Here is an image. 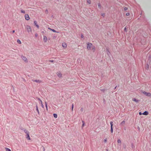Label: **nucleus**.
I'll return each instance as SVG.
<instances>
[{"label": "nucleus", "instance_id": "nucleus-1", "mask_svg": "<svg viewBox=\"0 0 151 151\" xmlns=\"http://www.w3.org/2000/svg\"><path fill=\"white\" fill-rule=\"evenodd\" d=\"M26 28L27 31V32H32L31 28L29 25H27Z\"/></svg>", "mask_w": 151, "mask_h": 151}, {"label": "nucleus", "instance_id": "nucleus-2", "mask_svg": "<svg viewBox=\"0 0 151 151\" xmlns=\"http://www.w3.org/2000/svg\"><path fill=\"white\" fill-rule=\"evenodd\" d=\"M143 94L145 95L146 96H150L151 95V94L150 93H147L145 91H144L142 92Z\"/></svg>", "mask_w": 151, "mask_h": 151}, {"label": "nucleus", "instance_id": "nucleus-3", "mask_svg": "<svg viewBox=\"0 0 151 151\" xmlns=\"http://www.w3.org/2000/svg\"><path fill=\"white\" fill-rule=\"evenodd\" d=\"M92 45L91 43H88L87 45V48L88 50H90Z\"/></svg>", "mask_w": 151, "mask_h": 151}, {"label": "nucleus", "instance_id": "nucleus-4", "mask_svg": "<svg viewBox=\"0 0 151 151\" xmlns=\"http://www.w3.org/2000/svg\"><path fill=\"white\" fill-rule=\"evenodd\" d=\"M110 124L111 125V133H113V122H110Z\"/></svg>", "mask_w": 151, "mask_h": 151}, {"label": "nucleus", "instance_id": "nucleus-5", "mask_svg": "<svg viewBox=\"0 0 151 151\" xmlns=\"http://www.w3.org/2000/svg\"><path fill=\"white\" fill-rule=\"evenodd\" d=\"M25 19L27 20H28L30 19L29 17L28 14H25Z\"/></svg>", "mask_w": 151, "mask_h": 151}, {"label": "nucleus", "instance_id": "nucleus-6", "mask_svg": "<svg viewBox=\"0 0 151 151\" xmlns=\"http://www.w3.org/2000/svg\"><path fill=\"white\" fill-rule=\"evenodd\" d=\"M22 59L23 60H24L25 62H27V59L26 57L25 56H22L21 57Z\"/></svg>", "mask_w": 151, "mask_h": 151}, {"label": "nucleus", "instance_id": "nucleus-7", "mask_svg": "<svg viewBox=\"0 0 151 151\" xmlns=\"http://www.w3.org/2000/svg\"><path fill=\"white\" fill-rule=\"evenodd\" d=\"M34 24H35V26H36L37 28H39V25H38L37 24V22L36 21H34Z\"/></svg>", "mask_w": 151, "mask_h": 151}, {"label": "nucleus", "instance_id": "nucleus-8", "mask_svg": "<svg viewBox=\"0 0 151 151\" xmlns=\"http://www.w3.org/2000/svg\"><path fill=\"white\" fill-rule=\"evenodd\" d=\"M57 74L59 78H60L62 77V75L60 72H58L57 73Z\"/></svg>", "mask_w": 151, "mask_h": 151}, {"label": "nucleus", "instance_id": "nucleus-9", "mask_svg": "<svg viewBox=\"0 0 151 151\" xmlns=\"http://www.w3.org/2000/svg\"><path fill=\"white\" fill-rule=\"evenodd\" d=\"M26 138L28 140H30V137L29 136V133L26 134Z\"/></svg>", "mask_w": 151, "mask_h": 151}, {"label": "nucleus", "instance_id": "nucleus-10", "mask_svg": "<svg viewBox=\"0 0 151 151\" xmlns=\"http://www.w3.org/2000/svg\"><path fill=\"white\" fill-rule=\"evenodd\" d=\"M43 40L45 42H46L47 41V37L45 36H43Z\"/></svg>", "mask_w": 151, "mask_h": 151}, {"label": "nucleus", "instance_id": "nucleus-11", "mask_svg": "<svg viewBox=\"0 0 151 151\" xmlns=\"http://www.w3.org/2000/svg\"><path fill=\"white\" fill-rule=\"evenodd\" d=\"M33 81L34 82H36L38 83H40L41 82V81L39 80H33Z\"/></svg>", "mask_w": 151, "mask_h": 151}, {"label": "nucleus", "instance_id": "nucleus-12", "mask_svg": "<svg viewBox=\"0 0 151 151\" xmlns=\"http://www.w3.org/2000/svg\"><path fill=\"white\" fill-rule=\"evenodd\" d=\"M48 29H50V30H52L53 32H55V33H59V32L56 31V30H54V29H51L50 28H48Z\"/></svg>", "mask_w": 151, "mask_h": 151}, {"label": "nucleus", "instance_id": "nucleus-13", "mask_svg": "<svg viewBox=\"0 0 151 151\" xmlns=\"http://www.w3.org/2000/svg\"><path fill=\"white\" fill-rule=\"evenodd\" d=\"M142 114L145 115H147L148 114V111H146L144 112Z\"/></svg>", "mask_w": 151, "mask_h": 151}, {"label": "nucleus", "instance_id": "nucleus-14", "mask_svg": "<svg viewBox=\"0 0 151 151\" xmlns=\"http://www.w3.org/2000/svg\"><path fill=\"white\" fill-rule=\"evenodd\" d=\"M62 45L63 47L64 48H66L67 46L66 44L65 43H63Z\"/></svg>", "mask_w": 151, "mask_h": 151}, {"label": "nucleus", "instance_id": "nucleus-15", "mask_svg": "<svg viewBox=\"0 0 151 151\" xmlns=\"http://www.w3.org/2000/svg\"><path fill=\"white\" fill-rule=\"evenodd\" d=\"M132 100L137 103L139 101V100L135 98L133 99Z\"/></svg>", "mask_w": 151, "mask_h": 151}, {"label": "nucleus", "instance_id": "nucleus-16", "mask_svg": "<svg viewBox=\"0 0 151 151\" xmlns=\"http://www.w3.org/2000/svg\"><path fill=\"white\" fill-rule=\"evenodd\" d=\"M117 142L119 144V145H121V141L120 139H118L117 140Z\"/></svg>", "mask_w": 151, "mask_h": 151}, {"label": "nucleus", "instance_id": "nucleus-17", "mask_svg": "<svg viewBox=\"0 0 151 151\" xmlns=\"http://www.w3.org/2000/svg\"><path fill=\"white\" fill-rule=\"evenodd\" d=\"M24 131L26 134L29 133V132L27 131V130L25 129H24Z\"/></svg>", "mask_w": 151, "mask_h": 151}, {"label": "nucleus", "instance_id": "nucleus-18", "mask_svg": "<svg viewBox=\"0 0 151 151\" xmlns=\"http://www.w3.org/2000/svg\"><path fill=\"white\" fill-rule=\"evenodd\" d=\"M5 149L6 150V151H11V150L9 148H7V147H6Z\"/></svg>", "mask_w": 151, "mask_h": 151}, {"label": "nucleus", "instance_id": "nucleus-19", "mask_svg": "<svg viewBox=\"0 0 151 151\" xmlns=\"http://www.w3.org/2000/svg\"><path fill=\"white\" fill-rule=\"evenodd\" d=\"M125 123V122L124 121H123L121 123V124L123 125Z\"/></svg>", "mask_w": 151, "mask_h": 151}, {"label": "nucleus", "instance_id": "nucleus-20", "mask_svg": "<svg viewBox=\"0 0 151 151\" xmlns=\"http://www.w3.org/2000/svg\"><path fill=\"white\" fill-rule=\"evenodd\" d=\"M39 99V100H40V102H41V106H42V108H43V107H44V105H43V104H42V101H41V100H40V99Z\"/></svg>", "mask_w": 151, "mask_h": 151}, {"label": "nucleus", "instance_id": "nucleus-21", "mask_svg": "<svg viewBox=\"0 0 151 151\" xmlns=\"http://www.w3.org/2000/svg\"><path fill=\"white\" fill-rule=\"evenodd\" d=\"M54 117L55 118H57V115L55 114H53Z\"/></svg>", "mask_w": 151, "mask_h": 151}, {"label": "nucleus", "instance_id": "nucleus-22", "mask_svg": "<svg viewBox=\"0 0 151 151\" xmlns=\"http://www.w3.org/2000/svg\"><path fill=\"white\" fill-rule=\"evenodd\" d=\"M17 43L19 44H21V41L19 40H18L17 41Z\"/></svg>", "mask_w": 151, "mask_h": 151}, {"label": "nucleus", "instance_id": "nucleus-23", "mask_svg": "<svg viewBox=\"0 0 151 151\" xmlns=\"http://www.w3.org/2000/svg\"><path fill=\"white\" fill-rule=\"evenodd\" d=\"M45 107L46 108V109L47 110V102H45Z\"/></svg>", "mask_w": 151, "mask_h": 151}, {"label": "nucleus", "instance_id": "nucleus-24", "mask_svg": "<svg viewBox=\"0 0 151 151\" xmlns=\"http://www.w3.org/2000/svg\"><path fill=\"white\" fill-rule=\"evenodd\" d=\"M21 11L22 13L24 14L25 13V12L24 10H23L22 9L21 10Z\"/></svg>", "mask_w": 151, "mask_h": 151}, {"label": "nucleus", "instance_id": "nucleus-25", "mask_svg": "<svg viewBox=\"0 0 151 151\" xmlns=\"http://www.w3.org/2000/svg\"><path fill=\"white\" fill-rule=\"evenodd\" d=\"M98 7L100 8H101V4H100V3H98Z\"/></svg>", "mask_w": 151, "mask_h": 151}, {"label": "nucleus", "instance_id": "nucleus-26", "mask_svg": "<svg viewBox=\"0 0 151 151\" xmlns=\"http://www.w3.org/2000/svg\"><path fill=\"white\" fill-rule=\"evenodd\" d=\"M82 122H83V124H82V127H83L84 126L85 123H84V122L83 121H82Z\"/></svg>", "mask_w": 151, "mask_h": 151}, {"label": "nucleus", "instance_id": "nucleus-27", "mask_svg": "<svg viewBox=\"0 0 151 151\" xmlns=\"http://www.w3.org/2000/svg\"><path fill=\"white\" fill-rule=\"evenodd\" d=\"M36 110H37V112H38V113H39V110L38 109L37 105H36Z\"/></svg>", "mask_w": 151, "mask_h": 151}, {"label": "nucleus", "instance_id": "nucleus-28", "mask_svg": "<svg viewBox=\"0 0 151 151\" xmlns=\"http://www.w3.org/2000/svg\"><path fill=\"white\" fill-rule=\"evenodd\" d=\"M45 14H47L48 13V11L47 9H46L45 11Z\"/></svg>", "mask_w": 151, "mask_h": 151}, {"label": "nucleus", "instance_id": "nucleus-29", "mask_svg": "<svg viewBox=\"0 0 151 151\" xmlns=\"http://www.w3.org/2000/svg\"><path fill=\"white\" fill-rule=\"evenodd\" d=\"M105 14L104 13H101V15L103 17H104V16Z\"/></svg>", "mask_w": 151, "mask_h": 151}, {"label": "nucleus", "instance_id": "nucleus-30", "mask_svg": "<svg viewBox=\"0 0 151 151\" xmlns=\"http://www.w3.org/2000/svg\"><path fill=\"white\" fill-rule=\"evenodd\" d=\"M128 9V8L127 7H125L124 8V10L125 11H126Z\"/></svg>", "mask_w": 151, "mask_h": 151}, {"label": "nucleus", "instance_id": "nucleus-31", "mask_svg": "<svg viewBox=\"0 0 151 151\" xmlns=\"http://www.w3.org/2000/svg\"><path fill=\"white\" fill-rule=\"evenodd\" d=\"M130 14L129 13H127L126 14V15L127 16H128Z\"/></svg>", "mask_w": 151, "mask_h": 151}, {"label": "nucleus", "instance_id": "nucleus-32", "mask_svg": "<svg viewBox=\"0 0 151 151\" xmlns=\"http://www.w3.org/2000/svg\"><path fill=\"white\" fill-rule=\"evenodd\" d=\"M92 50H93V51L95 50V47L94 46L93 47Z\"/></svg>", "mask_w": 151, "mask_h": 151}, {"label": "nucleus", "instance_id": "nucleus-33", "mask_svg": "<svg viewBox=\"0 0 151 151\" xmlns=\"http://www.w3.org/2000/svg\"><path fill=\"white\" fill-rule=\"evenodd\" d=\"M73 104H72V111L73 110Z\"/></svg>", "mask_w": 151, "mask_h": 151}, {"label": "nucleus", "instance_id": "nucleus-34", "mask_svg": "<svg viewBox=\"0 0 151 151\" xmlns=\"http://www.w3.org/2000/svg\"><path fill=\"white\" fill-rule=\"evenodd\" d=\"M91 1H87V2L88 4H90L91 3Z\"/></svg>", "mask_w": 151, "mask_h": 151}, {"label": "nucleus", "instance_id": "nucleus-35", "mask_svg": "<svg viewBox=\"0 0 151 151\" xmlns=\"http://www.w3.org/2000/svg\"><path fill=\"white\" fill-rule=\"evenodd\" d=\"M124 31L125 32H127V28L126 27H125L124 28Z\"/></svg>", "mask_w": 151, "mask_h": 151}, {"label": "nucleus", "instance_id": "nucleus-36", "mask_svg": "<svg viewBox=\"0 0 151 151\" xmlns=\"http://www.w3.org/2000/svg\"><path fill=\"white\" fill-rule=\"evenodd\" d=\"M102 91H103L104 92L105 91V89H101V90Z\"/></svg>", "mask_w": 151, "mask_h": 151}, {"label": "nucleus", "instance_id": "nucleus-37", "mask_svg": "<svg viewBox=\"0 0 151 151\" xmlns=\"http://www.w3.org/2000/svg\"><path fill=\"white\" fill-rule=\"evenodd\" d=\"M104 141L105 142H106L107 141V140L106 139H105L104 140Z\"/></svg>", "mask_w": 151, "mask_h": 151}, {"label": "nucleus", "instance_id": "nucleus-38", "mask_svg": "<svg viewBox=\"0 0 151 151\" xmlns=\"http://www.w3.org/2000/svg\"><path fill=\"white\" fill-rule=\"evenodd\" d=\"M139 115H141L142 114V113L141 112H139Z\"/></svg>", "mask_w": 151, "mask_h": 151}, {"label": "nucleus", "instance_id": "nucleus-39", "mask_svg": "<svg viewBox=\"0 0 151 151\" xmlns=\"http://www.w3.org/2000/svg\"><path fill=\"white\" fill-rule=\"evenodd\" d=\"M35 36L36 37H37V33L35 34Z\"/></svg>", "mask_w": 151, "mask_h": 151}, {"label": "nucleus", "instance_id": "nucleus-40", "mask_svg": "<svg viewBox=\"0 0 151 151\" xmlns=\"http://www.w3.org/2000/svg\"><path fill=\"white\" fill-rule=\"evenodd\" d=\"M81 37L82 38H83V36L82 34L81 35Z\"/></svg>", "mask_w": 151, "mask_h": 151}, {"label": "nucleus", "instance_id": "nucleus-41", "mask_svg": "<svg viewBox=\"0 0 151 151\" xmlns=\"http://www.w3.org/2000/svg\"><path fill=\"white\" fill-rule=\"evenodd\" d=\"M81 111H83V108H81Z\"/></svg>", "mask_w": 151, "mask_h": 151}, {"label": "nucleus", "instance_id": "nucleus-42", "mask_svg": "<svg viewBox=\"0 0 151 151\" xmlns=\"http://www.w3.org/2000/svg\"><path fill=\"white\" fill-rule=\"evenodd\" d=\"M107 51L108 52V53H110V52H109V51L108 50H107Z\"/></svg>", "mask_w": 151, "mask_h": 151}, {"label": "nucleus", "instance_id": "nucleus-43", "mask_svg": "<svg viewBox=\"0 0 151 151\" xmlns=\"http://www.w3.org/2000/svg\"><path fill=\"white\" fill-rule=\"evenodd\" d=\"M21 129L22 130H23V131H24V129H24V128H21Z\"/></svg>", "mask_w": 151, "mask_h": 151}, {"label": "nucleus", "instance_id": "nucleus-44", "mask_svg": "<svg viewBox=\"0 0 151 151\" xmlns=\"http://www.w3.org/2000/svg\"><path fill=\"white\" fill-rule=\"evenodd\" d=\"M134 147V146L133 145V144H132V148H133V147Z\"/></svg>", "mask_w": 151, "mask_h": 151}, {"label": "nucleus", "instance_id": "nucleus-45", "mask_svg": "<svg viewBox=\"0 0 151 151\" xmlns=\"http://www.w3.org/2000/svg\"><path fill=\"white\" fill-rule=\"evenodd\" d=\"M15 32V30H13V31H12V33H14Z\"/></svg>", "mask_w": 151, "mask_h": 151}, {"label": "nucleus", "instance_id": "nucleus-46", "mask_svg": "<svg viewBox=\"0 0 151 151\" xmlns=\"http://www.w3.org/2000/svg\"><path fill=\"white\" fill-rule=\"evenodd\" d=\"M117 87V86H116L115 87V88H114V89H115Z\"/></svg>", "mask_w": 151, "mask_h": 151}, {"label": "nucleus", "instance_id": "nucleus-47", "mask_svg": "<svg viewBox=\"0 0 151 151\" xmlns=\"http://www.w3.org/2000/svg\"><path fill=\"white\" fill-rule=\"evenodd\" d=\"M50 61L51 62H53V60H50Z\"/></svg>", "mask_w": 151, "mask_h": 151}, {"label": "nucleus", "instance_id": "nucleus-48", "mask_svg": "<svg viewBox=\"0 0 151 151\" xmlns=\"http://www.w3.org/2000/svg\"><path fill=\"white\" fill-rule=\"evenodd\" d=\"M107 151H108L107 150Z\"/></svg>", "mask_w": 151, "mask_h": 151}]
</instances>
